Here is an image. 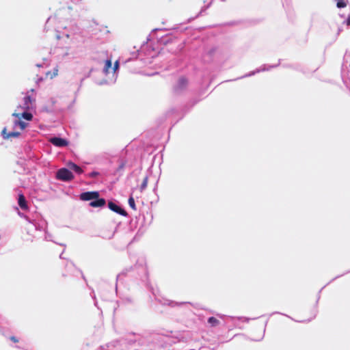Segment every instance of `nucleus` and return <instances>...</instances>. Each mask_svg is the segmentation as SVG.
<instances>
[{"label": "nucleus", "mask_w": 350, "mask_h": 350, "mask_svg": "<svg viewBox=\"0 0 350 350\" xmlns=\"http://www.w3.org/2000/svg\"><path fill=\"white\" fill-rule=\"evenodd\" d=\"M11 340H13L14 342H17V340L16 339L15 337H12Z\"/></svg>", "instance_id": "b1692460"}, {"label": "nucleus", "mask_w": 350, "mask_h": 350, "mask_svg": "<svg viewBox=\"0 0 350 350\" xmlns=\"http://www.w3.org/2000/svg\"><path fill=\"white\" fill-rule=\"evenodd\" d=\"M58 75V68L57 67L54 68L52 72H47L46 73V77H49L50 79H53Z\"/></svg>", "instance_id": "f8f14e48"}, {"label": "nucleus", "mask_w": 350, "mask_h": 350, "mask_svg": "<svg viewBox=\"0 0 350 350\" xmlns=\"http://www.w3.org/2000/svg\"><path fill=\"white\" fill-rule=\"evenodd\" d=\"M119 68V62L118 61H116L114 64V66H113V70L114 72H116Z\"/></svg>", "instance_id": "a211bd4d"}, {"label": "nucleus", "mask_w": 350, "mask_h": 350, "mask_svg": "<svg viewBox=\"0 0 350 350\" xmlns=\"http://www.w3.org/2000/svg\"><path fill=\"white\" fill-rule=\"evenodd\" d=\"M68 167L70 170L75 171L78 174H81L83 173V170L79 166L75 164L74 163H72V162L69 163L68 164Z\"/></svg>", "instance_id": "9d476101"}, {"label": "nucleus", "mask_w": 350, "mask_h": 350, "mask_svg": "<svg viewBox=\"0 0 350 350\" xmlns=\"http://www.w3.org/2000/svg\"><path fill=\"white\" fill-rule=\"evenodd\" d=\"M108 207L110 210H111L112 211H113L116 213H118L123 216L126 215V212L124 209H122V208H120V206H118L117 204H116L115 203H113L112 202H109L108 203Z\"/></svg>", "instance_id": "39448f33"}, {"label": "nucleus", "mask_w": 350, "mask_h": 350, "mask_svg": "<svg viewBox=\"0 0 350 350\" xmlns=\"http://www.w3.org/2000/svg\"><path fill=\"white\" fill-rule=\"evenodd\" d=\"M19 135H20V133L19 132L13 131V132H10V133H7L5 129H4L2 131V136L5 139H8L12 138V137H17Z\"/></svg>", "instance_id": "0eeeda50"}, {"label": "nucleus", "mask_w": 350, "mask_h": 350, "mask_svg": "<svg viewBox=\"0 0 350 350\" xmlns=\"http://www.w3.org/2000/svg\"><path fill=\"white\" fill-rule=\"evenodd\" d=\"M74 178L72 173L66 168H61L57 172V178L64 181L71 180Z\"/></svg>", "instance_id": "f257e3e1"}, {"label": "nucleus", "mask_w": 350, "mask_h": 350, "mask_svg": "<svg viewBox=\"0 0 350 350\" xmlns=\"http://www.w3.org/2000/svg\"><path fill=\"white\" fill-rule=\"evenodd\" d=\"M27 124L24 121L21 120V119H18L15 120L14 122V129L19 128L21 130H24Z\"/></svg>", "instance_id": "1a4fd4ad"}, {"label": "nucleus", "mask_w": 350, "mask_h": 350, "mask_svg": "<svg viewBox=\"0 0 350 350\" xmlns=\"http://www.w3.org/2000/svg\"><path fill=\"white\" fill-rule=\"evenodd\" d=\"M147 185H148V177L146 176L144 178L143 183H142L141 190L143 191L144 189H146V187H147Z\"/></svg>", "instance_id": "f3484780"}, {"label": "nucleus", "mask_w": 350, "mask_h": 350, "mask_svg": "<svg viewBox=\"0 0 350 350\" xmlns=\"http://www.w3.org/2000/svg\"><path fill=\"white\" fill-rule=\"evenodd\" d=\"M129 206H131V208L132 209H133V210L136 209V206H135V200H134L133 197H130L129 198Z\"/></svg>", "instance_id": "2eb2a0df"}, {"label": "nucleus", "mask_w": 350, "mask_h": 350, "mask_svg": "<svg viewBox=\"0 0 350 350\" xmlns=\"http://www.w3.org/2000/svg\"><path fill=\"white\" fill-rule=\"evenodd\" d=\"M105 204V200L103 198L94 199L90 203V205L92 207H102Z\"/></svg>", "instance_id": "6e6552de"}, {"label": "nucleus", "mask_w": 350, "mask_h": 350, "mask_svg": "<svg viewBox=\"0 0 350 350\" xmlns=\"http://www.w3.org/2000/svg\"><path fill=\"white\" fill-rule=\"evenodd\" d=\"M64 35L67 38H68L70 37V35L68 33L66 32V33H64Z\"/></svg>", "instance_id": "5701e85b"}, {"label": "nucleus", "mask_w": 350, "mask_h": 350, "mask_svg": "<svg viewBox=\"0 0 350 350\" xmlns=\"http://www.w3.org/2000/svg\"><path fill=\"white\" fill-rule=\"evenodd\" d=\"M208 322L211 324L212 326H216L219 324V321L215 317H210L208 319Z\"/></svg>", "instance_id": "4468645a"}, {"label": "nucleus", "mask_w": 350, "mask_h": 350, "mask_svg": "<svg viewBox=\"0 0 350 350\" xmlns=\"http://www.w3.org/2000/svg\"><path fill=\"white\" fill-rule=\"evenodd\" d=\"M337 1V7L339 8H345L347 5V3L345 2L344 0H336Z\"/></svg>", "instance_id": "dca6fc26"}, {"label": "nucleus", "mask_w": 350, "mask_h": 350, "mask_svg": "<svg viewBox=\"0 0 350 350\" xmlns=\"http://www.w3.org/2000/svg\"><path fill=\"white\" fill-rule=\"evenodd\" d=\"M18 205L22 209H26L27 208V205L26 203L25 198L23 194H20L18 196Z\"/></svg>", "instance_id": "9b49d317"}, {"label": "nucleus", "mask_w": 350, "mask_h": 350, "mask_svg": "<svg viewBox=\"0 0 350 350\" xmlns=\"http://www.w3.org/2000/svg\"><path fill=\"white\" fill-rule=\"evenodd\" d=\"M49 142L57 147H64L68 144V142L61 137H54L49 139Z\"/></svg>", "instance_id": "20e7f679"}, {"label": "nucleus", "mask_w": 350, "mask_h": 350, "mask_svg": "<svg viewBox=\"0 0 350 350\" xmlns=\"http://www.w3.org/2000/svg\"><path fill=\"white\" fill-rule=\"evenodd\" d=\"M97 174H98V173H97V172H92V173L90 174V176H91L92 177H94V176H96Z\"/></svg>", "instance_id": "aec40b11"}, {"label": "nucleus", "mask_w": 350, "mask_h": 350, "mask_svg": "<svg viewBox=\"0 0 350 350\" xmlns=\"http://www.w3.org/2000/svg\"><path fill=\"white\" fill-rule=\"evenodd\" d=\"M19 215H20L21 217H25V219H27L29 223H31V221H30V220H29L27 217L24 216V215H23V214H19Z\"/></svg>", "instance_id": "412c9836"}, {"label": "nucleus", "mask_w": 350, "mask_h": 350, "mask_svg": "<svg viewBox=\"0 0 350 350\" xmlns=\"http://www.w3.org/2000/svg\"><path fill=\"white\" fill-rule=\"evenodd\" d=\"M57 39H60L61 36L59 35H57Z\"/></svg>", "instance_id": "393cba45"}, {"label": "nucleus", "mask_w": 350, "mask_h": 350, "mask_svg": "<svg viewBox=\"0 0 350 350\" xmlns=\"http://www.w3.org/2000/svg\"><path fill=\"white\" fill-rule=\"evenodd\" d=\"M179 83H180L182 85H185V84H186V83H187V81H186V79H180V81H179Z\"/></svg>", "instance_id": "6ab92c4d"}, {"label": "nucleus", "mask_w": 350, "mask_h": 350, "mask_svg": "<svg viewBox=\"0 0 350 350\" xmlns=\"http://www.w3.org/2000/svg\"><path fill=\"white\" fill-rule=\"evenodd\" d=\"M111 66H112L111 61L110 59L106 60L105 64V67L103 69V71L105 74H107L108 72L109 69L111 68Z\"/></svg>", "instance_id": "ddd939ff"}, {"label": "nucleus", "mask_w": 350, "mask_h": 350, "mask_svg": "<svg viewBox=\"0 0 350 350\" xmlns=\"http://www.w3.org/2000/svg\"><path fill=\"white\" fill-rule=\"evenodd\" d=\"M34 100L29 96L24 97L23 103L19 106L20 108L26 111L33 108Z\"/></svg>", "instance_id": "7ed1b4c3"}, {"label": "nucleus", "mask_w": 350, "mask_h": 350, "mask_svg": "<svg viewBox=\"0 0 350 350\" xmlns=\"http://www.w3.org/2000/svg\"><path fill=\"white\" fill-rule=\"evenodd\" d=\"M347 25H350V16L347 18Z\"/></svg>", "instance_id": "4be33fe9"}, {"label": "nucleus", "mask_w": 350, "mask_h": 350, "mask_svg": "<svg viewBox=\"0 0 350 350\" xmlns=\"http://www.w3.org/2000/svg\"><path fill=\"white\" fill-rule=\"evenodd\" d=\"M99 193L97 191H88L82 193L80 196V199L83 201H89L98 198Z\"/></svg>", "instance_id": "f03ea898"}, {"label": "nucleus", "mask_w": 350, "mask_h": 350, "mask_svg": "<svg viewBox=\"0 0 350 350\" xmlns=\"http://www.w3.org/2000/svg\"><path fill=\"white\" fill-rule=\"evenodd\" d=\"M12 116L18 119L24 118L25 120H28V121L31 120V119L33 118L32 114L31 113H28L27 111H23L21 113L14 112L12 113Z\"/></svg>", "instance_id": "423d86ee"}]
</instances>
